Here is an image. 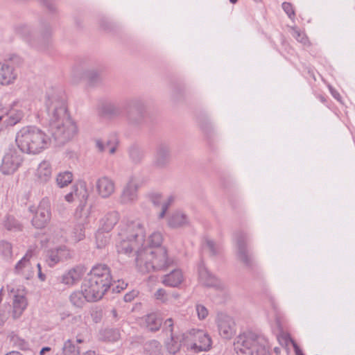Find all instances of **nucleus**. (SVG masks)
Instances as JSON below:
<instances>
[{
  "label": "nucleus",
  "instance_id": "obj_1",
  "mask_svg": "<svg viewBox=\"0 0 355 355\" xmlns=\"http://www.w3.org/2000/svg\"><path fill=\"white\" fill-rule=\"evenodd\" d=\"M111 282L110 271L105 265L93 267L82 286L86 301L94 302L101 299L110 287Z\"/></svg>",
  "mask_w": 355,
  "mask_h": 355
},
{
  "label": "nucleus",
  "instance_id": "obj_2",
  "mask_svg": "<svg viewBox=\"0 0 355 355\" xmlns=\"http://www.w3.org/2000/svg\"><path fill=\"white\" fill-rule=\"evenodd\" d=\"M15 141L21 152L37 155L49 148L51 138L42 129L29 125L18 131Z\"/></svg>",
  "mask_w": 355,
  "mask_h": 355
},
{
  "label": "nucleus",
  "instance_id": "obj_3",
  "mask_svg": "<svg viewBox=\"0 0 355 355\" xmlns=\"http://www.w3.org/2000/svg\"><path fill=\"white\" fill-rule=\"evenodd\" d=\"M171 264L167 258L166 250L164 248H145L138 254L137 265L141 273L151 270H160Z\"/></svg>",
  "mask_w": 355,
  "mask_h": 355
},
{
  "label": "nucleus",
  "instance_id": "obj_4",
  "mask_svg": "<svg viewBox=\"0 0 355 355\" xmlns=\"http://www.w3.org/2000/svg\"><path fill=\"white\" fill-rule=\"evenodd\" d=\"M235 348L243 355H263L264 348L252 335H242L235 343Z\"/></svg>",
  "mask_w": 355,
  "mask_h": 355
},
{
  "label": "nucleus",
  "instance_id": "obj_5",
  "mask_svg": "<svg viewBox=\"0 0 355 355\" xmlns=\"http://www.w3.org/2000/svg\"><path fill=\"white\" fill-rule=\"evenodd\" d=\"M22 162L21 153L15 148H10L3 157L0 169L4 174L13 173L19 168Z\"/></svg>",
  "mask_w": 355,
  "mask_h": 355
},
{
  "label": "nucleus",
  "instance_id": "obj_6",
  "mask_svg": "<svg viewBox=\"0 0 355 355\" xmlns=\"http://www.w3.org/2000/svg\"><path fill=\"white\" fill-rule=\"evenodd\" d=\"M50 202L47 200H42L37 209L32 223L37 228L44 227L51 219Z\"/></svg>",
  "mask_w": 355,
  "mask_h": 355
},
{
  "label": "nucleus",
  "instance_id": "obj_7",
  "mask_svg": "<svg viewBox=\"0 0 355 355\" xmlns=\"http://www.w3.org/2000/svg\"><path fill=\"white\" fill-rule=\"evenodd\" d=\"M35 254V248H30L25 255L15 265V272L28 279L34 274L33 268L31 264V259Z\"/></svg>",
  "mask_w": 355,
  "mask_h": 355
},
{
  "label": "nucleus",
  "instance_id": "obj_8",
  "mask_svg": "<svg viewBox=\"0 0 355 355\" xmlns=\"http://www.w3.org/2000/svg\"><path fill=\"white\" fill-rule=\"evenodd\" d=\"M16 78L17 75L11 67L0 63V85H7L11 84Z\"/></svg>",
  "mask_w": 355,
  "mask_h": 355
},
{
  "label": "nucleus",
  "instance_id": "obj_9",
  "mask_svg": "<svg viewBox=\"0 0 355 355\" xmlns=\"http://www.w3.org/2000/svg\"><path fill=\"white\" fill-rule=\"evenodd\" d=\"M70 253L65 246H62L58 249L53 250L49 252L47 261L50 266L58 263L60 261L67 259L69 257Z\"/></svg>",
  "mask_w": 355,
  "mask_h": 355
},
{
  "label": "nucleus",
  "instance_id": "obj_10",
  "mask_svg": "<svg viewBox=\"0 0 355 355\" xmlns=\"http://www.w3.org/2000/svg\"><path fill=\"white\" fill-rule=\"evenodd\" d=\"M98 193L103 198L110 196L114 191V184L107 178H101L97 183Z\"/></svg>",
  "mask_w": 355,
  "mask_h": 355
},
{
  "label": "nucleus",
  "instance_id": "obj_11",
  "mask_svg": "<svg viewBox=\"0 0 355 355\" xmlns=\"http://www.w3.org/2000/svg\"><path fill=\"white\" fill-rule=\"evenodd\" d=\"M183 281V275L180 270H175L164 277L162 283L166 286L175 287Z\"/></svg>",
  "mask_w": 355,
  "mask_h": 355
},
{
  "label": "nucleus",
  "instance_id": "obj_12",
  "mask_svg": "<svg viewBox=\"0 0 355 355\" xmlns=\"http://www.w3.org/2000/svg\"><path fill=\"white\" fill-rule=\"evenodd\" d=\"M138 230L139 234H131L132 239H129L128 241H123L118 245L119 252L128 253L130 252L135 247V240L139 236H143V230L140 226H138Z\"/></svg>",
  "mask_w": 355,
  "mask_h": 355
},
{
  "label": "nucleus",
  "instance_id": "obj_13",
  "mask_svg": "<svg viewBox=\"0 0 355 355\" xmlns=\"http://www.w3.org/2000/svg\"><path fill=\"white\" fill-rule=\"evenodd\" d=\"M196 341L193 345V348L199 351H207L211 347V339L205 334L198 331L196 335Z\"/></svg>",
  "mask_w": 355,
  "mask_h": 355
},
{
  "label": "nucleus",
  "instance_id": "obj_14",
  "mask_svg": "<svg viewBox=\"0 0 355 355\" xmlns=\"http://www.w3.org/2000/svg\"><path fill=\"white\" fill-rule=\"evenodd\" d=\"M52 174L51 164L44 161L40 164L37 170V176L41 182H46L50 180Z\"/></svg>",
  "mask_w": 355,
  "mask_h": 355
},
{
  "label": "nucleus",
  "instance_id": "obj_15",
  "mask_svg": "<svg viewBox=\"0 0 355 355\" xmlns=\"http://www.w3.org/2000/svg\"><path fill=\"white\" fill-rule=\"evenodd\" d=\"M27 306V301L24 295H16L13 302V313L15 317H19Z\"/></svg>",
  "mask_w": 355,
  "mask_h": 355
},
{
  "label": "nucleus",
  "instance_id": "obj_16",
  "mask_svg": "<svg viewBox=\"0 0 355 355\" xmlns=\"http://www.w3.org/2000/svg\"><path fill=\"white\" fill-rule=\"evenodd\" d=\"M162 318L155 313L148 315L145 318L146 327L152 331H157L162 325Z\"/></svg>",
  "mask_w": 355,
  "mask_h": 355
},
{
  "label": "nucleus",
  "instance_id": "obj_17",
  "mask_svg": "<svg viewBox=\"0 0 355 355\" xmlns=\"http://www.w3.org/2000/svg\"><path fill=\"white\" fill-rule=\"evenodd\" d=\"M218 327L220 334L225 338L230 337L234 332L233 322L229 319L221 320Z\"/></svg>",
  "mask_w": 355,
  "mask_h": 355
},
{
  "label": "nucleus",
  "instance_id": "obj_18",
  "mask_svg": "<svg viewBox=\"0 0 355 355\" xmlns=\"http://www.w3.org/2000/svg\"><path fill=\"white\" fill-rule=\"evenodd\" d=\"M82 275L83 272L80 269H72L63 276V282L67 284H72L79 280Z\"/></svg>",
  "mask_w": 355,
  "mask_h": 355
},
{
  "label": "nucleus",
  "instance_id": "obj_19",
  "mask_svg": "<svg viewBox=\"0 0 355 355\" xmlns=\"http://www.w3.org/2000/svg\"><path fill=\"white\" fill-rule=\"evenodd\" d=\"M73 180V175L69 171L60 173L56 178V182L59 187L63 188L69 185Z\"/></svg>",
  "mask_w": 355,
  "mask_h": 355
},
{
  "label": "nucleus",
  "instance_id": "obj_20",
  "mask_svg": "<svg viewBox=\"0 0 355 355\" xmlns=\"http://www.w3.org/2000/svg\"><path fill=\"white\" fill-rule=\"evenodd\" d=\"M76 131L77 128L76 125L69 121L66 122L63 128L59 130V132L63 134V138L64 139H69L76 134Z\"/></svg>",
  "mask_w": 355,
  "mask_h": 355
},
{
  "label": "nucleus",
  "instance_id": "obj_21",
  "mask_svg": "<svg viewBox=\"0 0 355 355\" xmlns=\"http://www.w3.org/2000/svg\"><path fill=\"white\" fill-rule=\"evenodd\" d=\"M136 190L137 189L135 184L130 182L123 191L122 195L123 201L126 202L130 200H134L137 196Z\"/></svg>",
  "mask_w": 355,
  "mask_h": 355
},
{
  "label": "nucleus",
  "instance_id": "obj_22",
  "mask_svg": "<svg viewBox=\"0 0 355 355\" xmlns=\"http://www.w3.org/2000/svg\"><path fill=\"white\" fill-rule=\"evenodd\" d=\"M85 300L86 299L84 297L83 291H76L70 295L71 302L77 307H81L85 304Z\"/></svg>",
  "mask_w": 355,
  "mask_h": 355
},
{
  "label": "nucleus",
  "instance_id": "obj_23",
  "mask_svg": "<svg viewBox=\"0 0 355 355\" xmlns=\"http://www.w3.org/2000/svg\"><path fill=\"white\" fill-rule=\"evenodd\" d=\"M162 241V235L159 233H154L149 238V246L147 248L154 250L155 248H162L160 246Z\"/></svg>",
  "mask_w": 355,
  "mask_h": 355
},
{
  "label": "nucleus",
  "instance_id": "obj_24",
  "mask_svg": "<svg viewBox=\"0 0 355 355\" xmlns=\"http://www.w3.org/2000/svg\"><path fill=\"white\" fill-rule=\"evenodd\" d=\"M117 145V141L116 138H114L113 140L110 142H108L106 146L103 147L102 144L100 141L97 142V146L101 151L107 150L110 154L114 153L116 147Z\"/></svg>",
  "mask_w": 355,
  "mask_h": 355
},
{
  "label": "nucleus",
  "instance_id": "obj_25",
  "mask_svg": "<svg viewBox=\"0 0 355 355\" xmlns=\"http://www.w3.org/2000/svg\"><path fill=\"white\" fill-rule=\"evenodd\" d=\"M72 238L74 241H79L85 238V228L82 225L74 227Z\"/></svg>",
  "mask_w": 355,
  "mask_h": 355
},
{
  "label": "nucleus",
  "instance_id": "obj_26",
  "mask_svg": "<svg viewBox=\"0 0 355 355\" xmlns=\"http://www.w3.org/2000/svg\"><path fill=\"white\" fill-rule=\"evenodd\" d=\"M185 216L182 214H177L174 216L170 220V225L172 227H178L182 225L185 222Z\"/></svg>",
  "mask_w": 355,
  "mask_h": 355
},
{
  "label": "nucleus",
  "instance_id": "obj_27",
  "mask_svg": "<svg viewBox=\"0 0 355 355\" xmlns=\"http://www.w3.org/2000/svg\"><path fill=\"white\" fill-rule=\"evenodd\" d=\"M282 8L290 18H293L295 16V12L293 6L290 3H283Z\"/></svg>",
  "mask_w": 355,
  "mask_h": 355
},
{
  "label": "nucleus",
  "instance_id": "obj_28",
  "mask_svg": "<svg viewBox=\"0 0 355 355\" xmlns=\"http://www.w3.org/2000/svg\"><path fill=\"white\" fill-rule=\"evenodd\" d=\"M13 110H11L9 113V117L10 119V123L12 124H15L20 121V119L23 116V113L21 112H17L15 116H13Z\"/></svg>",
  "mask_w": 355,
  "mask_h": 355
},
{
  "label": "nucleus",
  "instance_id": "obj_29",
  "mask_svg": "<svg viewBox=\"0 0 355 355\" xmlns=\"http://www.w3.org/2000/svg\"><path fill=\"white\" fill-rule=\"evenodd\" d=\"M196 309L198 318L200 319H204L208 315L207 309L203 306L198 305Z\"/></svg>",
  "mask_w": 355,
  "mask_h": 355
},
{
  "label": "nucleus",
  "instance_id": "obj_30",
  "mask_svg": "<svg viewBox=\"0 0 355 355\" xmlns=\"http://www.w3.org/2000/svg\"><path fill=\"white\" fill-rule=\"evenodd\" d=\"M155 297L156 299L159 300H166V292L163 289H159L155 294Z\"/></svg>",
  "mask_w": 355,
  "mask_h": 355
},
{
  "label": "nucleus",
  "instance_id": "obj_31",
  "mask_svg": "<svg viewBox=\"0 0 355 355\" xmlns=\"http://www.w3.org/2000/svg\"><path fill=\"white\" fill-rule=\"evenodd\" d=\"M137 295V293L136 291H132L125 295L124 300L125 302H131Z\"/></svg>",
  "mask_w": 355,
  "mask_h": 355
},
{
  "label": "nucleus",
  "instance_id": "obj_32",
  "mask_svg": "<svg viewBox=\"0 0 355 355\" xmlns=\"http://www.w3.org/2000/svg\"><path fill=\"white\" fill-rule=\"evenodd\" d=\"M74 196H78V189H76L75 191V193H69L68 194H67L64 197L66 201L69 202H71L73 201L74 200Z\"/></svg>",
  "mask_w": 355,
  "mask_h": 355
},
{
  "label": "nucleus",
  "instance_id": "obj_33",
  "mask_svg": "<svg viewBox=\"0 0 355 355\" xmlns=\"http://www.w3.org/2000/svg\"><path fill=\"white\" fill-rule=\"evenodd\" d=\"M171 200H172L171 199H168L167 202H164V203L162 204V212L160 214V218L164 217L165 211L167 209L168 206L171 203Z\"/></svg>",
  "mask_w": 355,
  "mask_h": 355
},
{
  "label": "nucleus",
  "instance_id": "obj_34",
  "mask_svg": "<svg viewBox=\"0 0 355 355\" xmlns=\"http://www.w3.org/2000/svg\"><path fill=\"white\" fill-rule=\"evenodd\" d=\"M37 267L38 268V277L41 281H44L45 279V275L42 273L40 263H37Z\"/></svg>",
  "mask_w": 355,
  "mask_h": 355
},
{
  "label": "nucleus",
  "instance_id": "obj_35",
  "mask_svg": "<svg viewBox=\"0 0 355 355\" xmlns=\"http://www.w3.org/2000/svg\"><path fill=\"white\" fill-rule=\"evenodd\" d=\"M110 223L109 224V227L112 226L116 222V216L115 214H112L110 216Z\"/></svg>",
  "mask_w": 355,
  "mask_h": 355
},
{
  "label": "nucleus",
  "instance_id": "obj_36",
  "mask_svg": "<svg viewBox=\"0 0 355 355\" xmlns=\"http://www.w3.org/2000/svg\"><path fill=\"white\" fill-rule=\"evenodd\" d=\"M168 349L171 353L175 354L178 350L179 345L176 344L175 346L168 347Z\"/></svg>",
  "mask_w": 355,
  "mask_h": 355
},
{
  "label": "nucleus",
  "instance_id": "obj_37",
  "mask_svg": "<svg viewBox=\"0 0 355 355\" xmlns=\"http://www.w3.org/2000/svg\"><path fill=\"white\" fill-rule=\"evenodd\" d=\"M165 324L168 325L170 327V331H172V327H173V320L172 319L169 318L165 322Z\"/></svg>",
  "mask_w": 355,
  "mask_h": 355
},
{
  "label": "nucleus",
  "instance_id": "obj_38",
  "mask_svg": "<svg viewBox=\"0 0 355 355\" xmlns=\"http://www.w3.org/2000/svg\"><path fill=\"white\" fill-rule=\"evenodd\" d=\"M294 349L296 355H304L302 350L296 345H294Z\"/></svg>",
  "mask_w": 355,
  "mask_h": 355
},
{
  "label": "nucleus",
  "instance_id": "obj_39",
  "mask_svg": "<svg viewBox=\"0 0 355 355\" xmlns=\"http://www.w3.org/2000/svg\"><path fill=\"white\" fill-rule=\"evenodd\" d=\"M50 350H51V348H50V347H43V348L41 349V351H40V355H44V352H49V351H50Z\"/></svg>",
  "mask_w": 355,
  "mask_h": 355
},
{
  "label": "nucleus",
  "instance_id": "obj_40",
  "mask_svg": "<svg viewBox=\"0 0 355 355\" xmlns=\"http://www.w3.org/2000/svg\"><path fill=\"white\" fill-rule=\"evenodd\" d=\"M161 198H162V197H161V196H160V195H158V194H157V195H155V196H154V199H153L154 202H155V203H157V204H159V202L158 200H159V199H160Z\"/></svg>",
  "mask_w": 355,
  "mask_h": 355
},
{
  "label": "nucleus",
  "instance_id": "obj_41",
  "mask_svg": "<svg viewBox=\"0 0 355 355\" xmlns=\"http://www.w3.org/2000/svg\"><path fill=\"white\" fill-rule=\"evenodd\" d=\"M6 355H23V354L18 352H11L8 353Z\"/></svg>",
  "mask_w": 355,
  "mask_h": 355
},
{
  "label": "nucleus",
  "instance_id": "obj_42",
  "mask_svg": "<svg viewBox=\"0 0 355 355\" xmlns=\"http://www.w3.org/2000/svg\"><path fill=\"white\" fill-rule=\"evenodd\" d=\"M68 343H66L65 345H64V351L65 352V354H67V347H68Z\"/></svg>",
  "mask_w": 355,
  "mask_h": 355
},
{
  "label": "nucleus",
  "instance_id": "obj_43",
  "mask_svg": "<svg viewBox=\"0 0 355 355\" xmlns=\"http://www.w3.org/2000/svg\"><path fill=\"white\" fill-rule=\"evenodd\" d=\"M80 189L83 191L84 193L83 195V198H85V193H86V191H85V189L83 187H81Z\"/></svg>",
  "mask_w": 355,
  "mask_h": 355
},
{
  "label": "nucleus",
  "instance_id": "obj_44",
  "mask_svg": "<svg viewBox=\"0 0 355 355\" xmlns=\"http://www.w3.org/2000/svg\"><path fill=\"white\" fill-rule=\"evenodd\" d=\"M132 227H129L128 229V232H130L132 231Z\"/></svg>",
  "mask_w": 355,
  "mask_h": 355
},
{
  "label": "nucleus",
  "instance_id": "obj_45",
  "mask_svg": "<svg viewBox=\"0 0 355 355\" xmlns=\"http://www.w3.org/2000/svg\"><path fill=\"white\" fill-rule=\"evenodd\" d=\"M230 1L232 3H235L237 1V0H230Z\"/></svg>",
  "mask_w": 355,
  "mask_h": 355
}]
</instances>
